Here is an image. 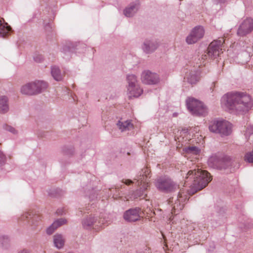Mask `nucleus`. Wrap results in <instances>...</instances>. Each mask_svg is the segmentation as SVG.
<instances>
[{"instance_id":"9","label":"nucleus","mask_w":253,"mask_h":253,"mask_svg":"<svg viewBox=\"0 0 253 253\" xmlns=\"http://www.w3.org/2000/svg\"><path fill=\"white\" fill-rule=\"evenodd\" d=\"M141 79L143 83L147 84H155L160 81L159 75L149 70L144 71L142 73Z\"/></svg>"},{"instance_id":"17","label":"nucleus","mask_w":253,"mask_h":253,"mask_svg":"<svg viewBox=\"0 0 253 253\" xmlns=\"http://www.w3.org/2000/svg\"><path fill=\"white\" fill-rule=\"evenodd\" d=\"M118 128L122 131L129 130L133 128V125L131 123V120L119 121L117 123Z\"/></svg>"},{"instance_id":"39","label":"nucleus","mask_w":253,"mask_h":253,"mask_svg":"<svg viewBox=\"0 0 253 253\" xmlns=\"http://www.w3.org/2000/svg\"><path fill=\"white\" fill-rule=\"evenodd\" d=\"M246 55L248 56V59H249L250 57V54L249 53H246Z\"/></svg>"},{"instance_id":"5","label":"nucleus","mask_w":253,"mask_h":253,"mask_svg":"<svg viewBox=\"0 0 253 253\" xmlns=\"http://www.w3.org/2000/svg\"><path fill=\"white\" fill-rule=\"evenodd\" d=\"M192 187L196 191L202 190L206 187L208 183L212 180L211 175H194Z\"/></svg>"},{"instance_id":"8","label":"nucleus","mask_w":253,"mask_h":253,"mask_svg":"<svg viewBox=\"0 0 253 253\" xmlns=\"http://www.w3.org/2000/svg\"><path fill=\"white\" fill-rule=\"evenodd\" d=\"M253 30V19L247 18L244 20L240 25L237 35L240 37H244L250 34Z\"/></svg>"},{"instance_id":"31","label":"nucleus","mask_w":253,"mask_h":253,"mask_svg":"<svg viewBox=\"0 0 253 253\" xmlns=\"http://www.w3.org/2000/svg\"><path fill=\"white\" fill-rule=\"evenodd\" d=\"M252 134H253V126H249L245 132L246 137Z\"/></svg>"},{"instance_id":"36","label":"nucleus","mask_w":253,"mask_h":253,"mask_svg":"<svg viewBox=\"0 0 253 253\" xmlns=\"http://www.w3.org/2000/svg\"><path fill=\"white\" fill-rule=\"evenodd\" d=\"M208 56V54L207 55V54H205V55H202V60H203V62H204V61L207 58V56Z\"/></svg>"},{"instance_id":"35","label":"nucleus","mask_w":253,"mask_h":253,"mask_svg":"<svg viewBox=\"0 0 253 253\" xmlns=\"http://www.w3.org/2000/svg\"><path fill=\"white\" fill-rule=\"evenodd\" d=\"M217 3H225L228 0H214Z\"/></svg>"},{"instance_id":"12","label":"nucleus","mask_w":253,"mask_h":253,"mask_svg":"<svg viewBox=\"0 0 253 253\" xmlns=\"http://www.w3.org/2000/svg\"><path fill=\"white\" fill-rule=\"evenodd\" d=\"M159 45V43L156 40L146 39L142 45V49L146 54H150L155 51Z\"/></svg>"},{"instance_id":"24","label":"nucleus","mask_w":253,"mask_h":253,"mask_svg":"<svg viewBox=\"0 0 253 253\" xmlns=\"http://www.w3.org/2000/svg\"><path fill=\"white\" fill-rule=\"evenodd\" d=\"M126 81L127 83V87H129V89H131L133 86L139 85L137 77L134 75L131 74L127 75Z\"/></svg>"},{"instance_id":"11","label":"nucleus","mask_w":253,"mask_h":253,"mask_svg":"<svg viewBox=\"0 0 253 253\" xmlns=\"http://www.w3.org/2000/svg\"><path fill=\"white\" fill-rule=\"evenodd\" d=\"M186 194H185L183 190H181L179 192L177 199L175 201L173 207L171 210V214H175L176 211H180L183 208V204L187 199Z\"/></svg>"},{"instance_id":"22","label":"nucleus","mask_w":253,"mask_h":253,"mask_svg":"<svg viewBox=\"0 0 253 253\" xmlns=\"http://www.w3.org/2000/svg\"><path fill=\"white\" fill-rule=\"evenodd\" d=\"M66 222V220L64 219H58L55 222L50 226L46 230V232L48 235L52 234L54 230L58 228L59 226L65 224Z\"/></svg>"},{"instance_id":"15","label":"nucleus","mask_w":253,"mask_h":253,"mask_svg":"<svg viewBox=\"0 0 253 253\" xmlns=\"http://www.w3.org/2000/svg\"><path fill=\"white\" fill-rule=\"evenodd\" d=\"M140 7V3L135 1L130 3L124 10V14L126 17L133 16L138 11Z\"/></svg>"},{"instance_id":"40","label":"nucleus","mask_w":253,"mask_h":253,"mask_svg":"<svg viewBox=\"0 0 253 253\" xmlns=\"http://www.w3.org/2000/svg\"><path fill=\"white\" fill-rule=\"evenodd\" d=\"M187 174H193V171H191V170L189 171L187 173Z\"/></svg>"},{"instance_id":"18","label":"nucleus","mask_w":253,"mask_h":253,"mask_svg":"<svg viewBox=\"0 0 253 253\" xmlns=\"http://www.w3.org/2000/svg\"><path fill=\"white\" fill-rule=\"evenodd\" d=\"M9 103L8 97L4 95L0 96V113L4 114L9 111Z\"/></svg>"},{"instance_id":"4","label":"nucleus","mask_w":253,"mask_h":253,"mask_svg":"<svg viewBox=\"0 0 253 253\" xmlns=\"http://www.w3.org/2000/svg\"><path fill=\"white\" fill-rule=\"evenodd\" d=\"M210 131L219 133L222 136H228L231 133V124L226 121H214L209 126Z\"/></svg>"},{"instance_id":"2","label":"nucleus","mask_w":253,"mask_h":253,"mask_svg":"<svg viewBox=\"0 0 253 253\" xmlns=\"http://www.w3.org/2000/svg\"><path fill=\"white\" fill-rule=\"evenodd\" d=\"M208 164L210 168L215 169H229L231 172H234L240 167V164L237 161L223 154L211 156L209 158Z\"/></svg>"},{"instance_id":"32","label":"nucleus","mask_w":253,"mask_h":253,"mask_svg":"<svg viewBox=\"0 0 253 253\" xmlns=\"http://www.w3.org/2000/svg\"><path fill=\"white\" fill-rule=\"evenodd\" d=\"M34 59L37 62H41L43 60V56L42 55H35Z\"/></svg>"},{"instance_id":"19","label":"nucleus","mask_w":253,"mask_h":253,"mask_svg":"<svg viewBox=\"0 0 253 253\" xmlns=\"http://www.w3.org/2000/svg\"><path fill=\"white\" fill-rule=\"evenodd\" d=\"M200 72L198 71H191L187 75L186 79L188 82L191 84H195L199 81Z\"/></svg>"},{"instance_id":"38","label":"nucleus","mask_w":253,"mask_h":253,"mask_svg":"<svg viewBox=\"0 0 253 253\" xmlns=\"http://www.w3.org/2000/svg\"><path fill=\"white\" fill-rule=\"evenodd\" d=\"M18 253H29L26 250H23L21 251V252H19Z\"/></svg>"},{"instance_id":"25","label":"nucleus","mask_w":253,"mask_h":253,"mask_svg":"<svg viewBox=\"0 0 253 253\" xmlns=\"http://www.w3.org/2000/svg\"><path fill=\"white\" fill-rule=\"evenodd\" d=\"M51 74L56 81H59L62 79V75L58 67L56 66H52L51 68Z\"/></svg>"},{"instance_id":"10","label":"nucleus","mask_w":253,"mask_h":253,"mask_svg":"<svg viewBox=\"0 0 253 253\" xmlns=\"http://www.w3.org/2000/svg\"><path fill=\"white\" fill-rule=\"evenodd\" d=\"M143 213L139 208L130 209L126 211L124 217L126 220L130 222H133L140 220L143 217Z\"/></svg>"},{"instance_id":"34","label":"nucleus","mask_w":253,"mask_h":253,"mask_svg":"<svg viewBox=\"0 0 253 253\" xmlns=\"http://www.w3.org/2000/svg\"><path fill=\"white\" fill-rule=\"evenodd\" d=\"M141 253H151L150 249L146 246L144 248V251H142Z\"/></svg>"},{"instance_id":"3","label":"nucleus","mask_w":253,"mask_h":253,"mask_svg":"<svg viewBox=\"0 0 253 253\" xmlns=\"http://www.w3.org/2000/svg\"><path fill=\"white\" fill-rule=\"evenodd\" d=\"M48 86L46 82L42 81H37L31 82L22 86L21 92L23 94L33 95L41 93L45 90Z\"/></svg>"},{"instance_id":"41","label":"nucleus","mask_w":253,"mask_h":253,"mask_svg":"<svg viewBox=\"0 0 253 253\" xmlns=\"http://www.w3.org/2000/svg\"><path fill=\"white\" fill-rule=\"evenodd\" d=\"M36 217H37V215H34V216L32 217L33 218V220H35L36 219Z\"/></svg>"},{"instance_id":"14","label":"nucleus","mask_w":253,"mask_h":253,"mask_svg":"<svg viewBox=\"0 0 253 253\" xmlns=\"http://www.w3.org/2000/svg\"><path fill=\"white\" fill-rule=\"evenodd\" d=\"M156 186L160 190L166 191H171L175 187V185L169 179H159L156 182Z\"/></svg>"},{"instance_id":"23","label":"nucleus","mask_w":253,"mask_h":253,"mask_svg":"<svg viewBox=\"0 0 253 253\" xmlns=\"http://www.w3.org/2000/svg\"><path fill=\"white\" fill-rule=\"evenodd\" d=\"M186 102L188 109L191 112L193 111V109H196V106L199 105L200 101L193 97H189L187 99Z\"/></svg>"},{"instance_id":"30","label":"nucleus","mask_w":253,"mask_h":253,"mask_svg":"<svg viewBox=\"0 0 253 253\" xmlns=\"http://www.w3.org/2000/svg\"><path fill=\"white\" fill-rule=\"evenodd\" d=\"M6 157L3 152L0 149V165H4L6 162Z\"/></svg>"},{"instance_id":"20","label":"nucleus","mask_w":253,"mask_h":253,"mask_svg":"<svg viewBox=\"0 0 253 253\" xmlns=\"http://www.w3.org/2000/svg\"><path fill=\"white\" fill-rule=\"evenodd\" d=\"M193 111L190 112L191 114L195 116H205L207 113V108L201 102H200L199 105L196 106Z\"/></svg>"},{"instance_id":"37","label":"nucleus","mask_w":253,"mask_h":253,"mask_svg":"<svg viewBox=\"0 0 253 253\" xmlns=\"http://www.w3.org/2000/svg\"><path fill=\"white\" fill-rule=\"evenodd\" d=\"M28 215H30V214H29L28 213H26L25 215H24L22 217V218H24V217L28 218Z\"/></svg>"},{"instance_id":"1","label":"nucleus","mask_w":253,"mask_h":253,"mask_svg":"<svg viewBox=\"0 0 253 253\" xmlns=\"http://www.w3.org/2000/svg\"><path fill=\"white\" fill-rule=\"evenodd\" d=\"M223 107L243 114L248 112L253 106L251 96L246 92H232L224 95L221 99Z\"/></svg>"},{"instance_id":"28","label":"nucleus","mask_w":253,"mask_h":253,"mask_svg":"<svg viewBox=\"0 0 253 253\" xmlns=\"http://www.w3.org/2000/svg\"><path fill=\"white\" fill-rule=\"evenodd\" d=\"M3 128L4 130L9 131L14 134H16L17 133V131L15 129V128H14L12 126L7 125L6 124H5L3 126Z\"/></svg>"},{"instance_id":"43","label":"nucleus","mask_w":253,"mask_h":253,"mask_svg":"<svg viewBox=\"0 0 253 253\" xmlns=\"http://www.w3.org/2000/svg\"><path fill=\"white\" fill-rule=\"evenodd\" d=\"M206 174H210V173L209 172H207Z\"/></svg>"},{"instance_id":"26","label":"nucleus","mask_w":253,"mask_h":253,"mask_svg":"<svg viewBox=\"0 0 253 253\" xmlns=\"http://www.w3.org/2000/svg\"><path fill=\"white\" fill-rule=\"evenodd\" d=\"M53 242L57 248L61 249L64 245L65 240L61 235L56 234L54 236Z\"/></svg>"},{"instance_id":"16","label":"nucleus","mask_w":253,"mask_h":253,"mask_svg":"<svg viewBox=\"0 0 253 253\" xmlns=\"http://www.w3.org/2000/svg\"><path fill=\"white\" fill-rule=\"evenodd\" d=\"M129 87H127V94L129 98L138 97L143 93V89L140 85L133 86L131 89Z\"/></svg>"},{"instance_id":"21","label":"nucleus","mask_w":253,"mask_h":253,"mask_svg":"<svg viewBox=\"0 0 253 253\" xmlns=\"http://www.w3.org/2000/svg\"><path fill=\"white\" fill-rule=\"evenodd\" d=\"M11 30V27L5 23L3 19H0V36L1 37L7 36Z\"/></svg>"},{"instance_id":"13","label":"nucleus","mask_w":253,"mask_h":253,"mask_svg":"<svg viewBox=\"0 0 253 253\" xmlns=\"http://www.w3.org/2000/svg\"><path fill=\"white\" fill-rule=\"evenodd\" d=\"M103 223L101 222V219L98 220L94 217L89 216L84 219L83 222V226L86 229L94 228L97 229L101 227Z\"/></svg>"},{"instance_id":"29","label":"nucleus","mask_w":253,"mask_h":253,"mask_svg":"<svg viewBox=\"0 0 253 253\" xmlns=\"http://www.w3.org/2000/svg\"><path fill=\"white\" fill-rule=\"evenodd\" d=\"M245 160L249 163H253V151L247 153L245 155Z\"/></svg>"},{"instance_id":"33","label":"nucleus","mask_w":253,"mask_h":253,"mask_svg":"<svg viewBox=\"0 0 253 253\" xmlns=\"http://www.w3.org/2000/svg\"><path fill=\"white\" fill-rule=\"evenodd\" d=\"M122 182L127 185H129L130 184L133 183V182L130 179H123Z\"/></svg>"},{"instance_id":"6","label":"nucleus","mask_w":253,"mask_h":253,"mask_svg":"<svg viewBox=\"0 0 253 253\" xmlns=\"http://www.w3.org/2000/svg\"><path fill=\"white\" fill-rule=\"evenodd\" d=\"M224 42L223 38L219 40H214L209 45L208 48V56L211 58H215L222 52V45Z\"/></svg>"},{"instance_id":"27","label":"nucleus","mask_w":253,"mask_h":253,"mask_svg":"<svg viewBox=\"0 0 253 253\" xmlns=\"http://www.w3.org/2000/svg\"><path fill=\"white\" fill-rule=\"evenodd\" d=\"M185 152L187 153L197 154L199 152V149L195 146H191L185 148Z\"/></svg>"},{"instance_id":"7","label":"nucleus","mask_w":253,"mask_h":253,"mask_svg":"<svg viewBox=\"0 0 253 253\" xmlns=\"http://www.w3.org/2000/svg\"><path fill=\"white\" fill-rule=\"evenodd\" d=\"M205 30L203 27L198 26L194 28L186 38L188 44H194L203 38Z\"/></svg>"},{"instance_id":"42","label":"nucleus","mask_w":253,"mask_h":253,"mask_svg":"<svg viewBox=\"0 0 253 253\" xmlns=\"http://www.w3.org/2000/svg\"><path fill=\"white\" fill-rule=\"evenodd\" d=\"M5 240H6V242L8 241V239H7V238H6V239H5Z\"/></svg>"}]
</instances>
